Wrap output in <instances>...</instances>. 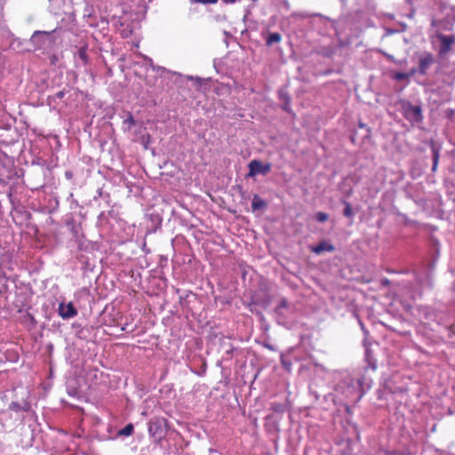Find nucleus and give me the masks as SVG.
Masks as SVG:
<instances>
[{"instance_id": "obj_13", "label": "nucleus", "mask_w": 455, "mask_h": 455, "mask_svg": "<svg viewBox=\"0 0 455 455\" xmlns=\"http://www.w3.org/2000/svg\"><path fill=\"white\" fill-rule=\"evenodd\" d=\"M134 427L132 423L127 424L124 428L119 430V435L129 436L133 433Z\"/></svg>"}, {"instance_id": "obj_19", "label": "nucleus", "mask_w": 455, "mask_h": 455, "mask_svg": "<svg viewBox=\"0 0 455 455\" xmlns=\"http://www.w3.org/2000/svg\"><path fill=\"white\" fill-rule=\"evenodd\" d=\"M124 123L128 124L130 126H133L136 124L135 119L132 114H130L127 119L124 120Z\"/></svg>"}, {"instance_id": "obj_5", "label": "nucleus", "mask_w": 455, "mask_h": 455, "mask_svg": "<svg viewBox=\"0 0 455 455\" xmlns=\"http://www.w3.org/2000/svg\"><path fill=\"white\" fill-rule=\"evenodd\" d=\"M434 63V58L430 53H424L419 59V71L420 74H426L429 67Z\"/></svg>"}, {"instance_id": "obj_25", "label": "nucleus", "mask_w": 455, "mask_h": 455, "mask_svg": "<svg viewBox=\"0 0 455 455\" xmlns=\"http://www.w3.org/2000/svg\"><path fill=\"white\" fill-rule=\"evenodd\" d=\"M283 306H284V301L283 300V301H281V302L279 303V307H283Z\"/></svg>"}, {"instance_id": "obj_12", "label": "nucleus", "mask_w": 455, "mask_h": 455, "mask_svg": "<svg viewBox=\"0 0 455 455\" xmlns=\"http://www.w3.org/2000/svg\"><path fill=\"white\" fill-rule=\"evenodd\" d=\"M342 204L345 206L343 214L347 218H352L354 215L351 204L346 199H341Z\"/></svg>"}, {"instance_id": "obj_24", "label": "nucleus", "mask_w": 455, "mask_h": 455, "mask_svg": "<svg viewBox=\"0 0 455 455\" xmlns=\"http://www.w3.org/2000/svg\"><path fill=\"white\" fill-rule=\"evenodd\" d=\"M57 95H58V97L61 98V97H63L64 92H58Z\"/></svg>"}, {"instance_id": "obj_2", "label": "nucleus", "mask_w": 455, "mask_h": 455, "mask_svg": "<svg viewBox=\"0 0 455 455\" xmlns=\"http://www.w3.org/2000/svg\"><path fill=\"white\" fill-rule=\"evenodd\" d=\"M437 38L440 40V43H441L439 54L440 55L447 54L451 51V44H453L455 43V36L438 34Z\"/></svg>"}, {"instance_id": "obj_4", "label": "nucleus", "mask_w": 455, "mask_h": 455, "mask_svg": "<svg viewBox=\"0 0 455 455\" xmlns=\"http://www.w3.org/2000/svg\"><path fill=\"white\" fill-rule=\"evenodd\" d=\"M249 176H254L256 174H266L269 172L270 168L268 165H264L259 160H252L249 164Z\"/></svg>"}, {"instance_id": "obj_22", "label": "nucleus", "mask_w": 455, "mask_h": 455, "mask_svg": "<svg viewBox=\"0 0 455 455\" xmlns=\"http://www.w3.org/2000/svg\"><path fill=\"white\" fill-rule=\"evenodd\" d=\"M237 0H224L225 4H235Z\"/></svg>"}, {"instance_id": "obj_14", "label": "nucleus", "mask_w": 455, "mask_h": 455, "mask_svg": "<svg viewBox=\"0 0 455 455\" xmlns=\"http://www.w3.org/2000/svg\"><path fill=\"white\" fill-rule=\"evenodd\" d=\"M86 47H81L78 51L79 58L84 61V64L88 62V56L86 52Z\"/></svg>"}, {"instance_id": "obj_16", "label": "nucleus", "mask_w": 455, "mask_h": 455, "mask_svg": "<svg viewBox=\"0 0 455 455\" xmlns=\"http://www.w3.org/2000/svg\"><path fill=\"white\" fill-rule=\"evenodd\" d=\"M438 159H439V153L437 150L434 149V156H433V166L432 171L435 172L438 165Z\"/></svg>"}, {"instance_id": "obj_26", "label": "nucleus", "mask_w": 455, "mask_h": 455, "mask_svg": "<svg viewBox=\"0 0 455 455\" xmlns=\"http://www.w3.org/2000/svg\"><path fill=\"white\" fill-rule=\"evenodd\" d=\"M359 126H360L361 128H363V127H365V124H363L360 123V124H359Z\"/></svg>"}, {"instance_id": "obj_23", "label": "nucleus", "mask_w": 455, "mask_h": 455, "mask_svg": "<svg viewBox=\"0 0 455 455\" xmlns=\"http://www.w3.org/2000/svg\"><path fill=\"white\" fill-rule=\"evenodd\" d=\"M280 361L282 363H284V355H281Z\"/></svg>"}, {"instance_id": "obj_3", "label": "nucleus", "mask_w": 455, "mask_h": 455, "mask_svg": "<svg viewBox=\"0 0 455 455\" xmlns=\"http://www.w3.org/2000/svg\"><path fill=\"white\" fill-rule=\"evenodd\" d=\"M59 315L63 319H69L77 315V310L74 307L72 302L68 304L60 303L58 308Z\"/></svg>"}, {"instance_id": "obj_15", "label": "nucleus", "mask_w": 455, "mask_h": 455, "mask_svg": "<svg viewBox=\"0 0 455 455\" xmlns=\"http://www.w3.org/2000/svg\"><path fill=\"white\" fill-rule=\"evenodd\" d=\"M315 218L318 222H324L329 219V215L323 212H317Z\"/></svg>"}, {"instance_id": "obj_1", "label": "nucleus", "mask_w": 455, "mask_h": 455, "mask_svg": "<svg viewBox=\"0 0 455 455\" xmlns=\"http://www.w3.org/2000/svg\"><path fill=\"white\" fill-rule=\"evenodd\" d=\"M168 427V421L162 417H156L148 422V433L157 442H160L165 435Z\"/></svg>"}, {"instance_id": "obj_21", "label": "nucleus", "mask_w": 455, "mask_h": 455, "mask_svg": "<svg viewBox=\"0 0 455 455\" xmlns=\"http://www.w3.org/2000/svg\"><path fill=\"white\" fill-rule=\"evenodd\" d=\"M407 77H408V76H407V74H405V73H397V74H395V78L396 80H403V79H405V78H407Z\"/></svg>"}, {"instance_id": "obj_17", "label": "nucleus", "mask_w": 455, "mask_h": 455, "mask_svg": "<svg viewBox=\"0 0 455 455\" xmlns=\"http://www.w3.org/2000/svg\"><path fill=\"white\" fill-rule=\"evenodd\" d=\"M341 189H342V194H343L342 199L347 200V198L350 197L353 194V188L350 187L347 188H341Z\"/></svg>"}, {"instance_id": "obj_7", "label": "nucleus", "mask_w": 455, "mask_h": 455, "mask_svg": "<svg viewBox=\"0 0 455 455\" xmlns=\"http://www.w3.org/2000/svg\"><path fill=\"white\" fill-rule=\"evenodd\" d=\"M273 413L267 417V424H275L277 420L282 419L283 406L281 404L273 406Z\"/></svg>"}, {"instance_id": "obj_9", "label": "nucleus", "mask_w": 455, "mask_h": 455, "mask_svg": "<svg viewBox=\"0 0 455 455\" xmlns=\"http://www.w3.org/2000/svg\"><path fill=\"white\" fill-rule=\"evenodd\" d=\"M50 32L46 31H36L34 32L31 40L39 45H43L46 40L50 39Z\"/></svg>"}, {"instance_id": "obj_8", "label": "nucleus", "mask_w": 455, "mask_h": 455, "mask_svg": "<svg viewBox=\"0 0 455 455\" xmlns=\"http://www.w3.org/2000/svg\"><path fill=\"white\" fill-rule=\"evenodd\" d=\"M405 115L407 118L419 120L421 118V108L419 106L409 105L405 108Z\"/></svg>"}, {"instance_id": "obj_6", "label": "nucleus", "mask_w": 455, "mask_h": 455, "mask_svg": "<svg viewBox=\"0 0 455 455\" xmlns=\"http://www.w3.org/2000/svg\"><path fill=\"white\" fill-rule=\"evenodd\" d=\"M334 249V246L328 241H322L317 245L311 247V251L319 255L325 251L331 252Z\"/></svg>"}, {"instance_id": "obj_10", "label": "nucleus", "mask_w": 455, "mask_h": 455, "mask_svg": "<svg viewBox=\"0 0 455 455\" xmlns=\"http://www.w3.org/2000/svg\"><path fill=\"white\" fill-rule=\"evenodd\" d=\"M282 41V35L280 33H269L267 37L266 38V44L267 46H271L275 44L280 43Z\"/></svg>"}, {"instance_id": "obj_18", "label": "nucleus", "mask_w": 455, "mask_h": 455, "mask_svg": "<svg viewBox=\"0 0 455 455\" xmlns=\"http://www.w3.org/2000/svg\"><path fill=\"white\" fill-rule=\"evenodd\" d=\"M9 409L14 411H19L20 410V405L17 402H12L10 403Z\"/></svg>"}, {"instance_id": "obj_11", "label": "nucleus", "mask_w": 455, "mask_h": 455, "mask_svg": "<svg viewBox=\"0 0 455 455\" xmlns=\"http://www.w3.org/2000/svg\"><path fill=\"white\" fill-rule=\"evenodd\" d=\"M266 206V203L259 196L255 195L251 202V207L255 210H260Z\"/></svg>"}, {"instance_id": "obj_20", "label": "nucleus", "mask_w": 455, "mask_h": 455, "mask_svg": "<svg viewBox=\"0 0 455 455\" xmlns=\"http://www.w3.org/2000/svg\"><path fill=\"white\" fill-rule=\"evenodd\" d=\"M193 3H200V4H216L218 0H190Z\"/></svg>"}]
</instances>
